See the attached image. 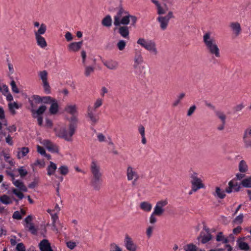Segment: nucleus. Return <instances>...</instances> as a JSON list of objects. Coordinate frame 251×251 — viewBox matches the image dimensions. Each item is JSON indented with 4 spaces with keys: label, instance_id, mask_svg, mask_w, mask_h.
<instances>
[{
    "label": "nucleus",
    "instance_id": "nucleus-56",
    "mask_svg": "<svg viewBox=\"0 0 251 251\" xmlns=\"http://www.w3.org/2000/svg\"><path fill=\"white\" fill-rule=\"evenodd\" d=\"M245 105L242 103L235 106L234 107V110L235 112L240 111L245 107Z\"/></svg>",
    "mask_w": 251,
    "mask_h": 251
},
{
    "label": "nucleus",
    "instance_id": "nucleus-24",
    "mask_svg": "<svg viewBox=\"0 0 251 251\" xmlns=\"http://www.w3.org/2000/svg\"><path fill=\"white\" fill-rule=\"evenodd\" d=\"M82 46V41L73 42L68 45V50L70 51L76 52L78 51Z\"/></svg>",
    "mask_w": 251,
    "mask_h": 251
},
{
    "label": "nucleus",
    "instance_id": "nucleus-10",
    "mask_svg": "<svg viewBox=\"0 0 251 251\" xmlns=\"http://www.w3.org/2000/svg\"><path fill=\"white\" fill-rule=\"evenodd\" d=\"M191 178V182L192 186V191H197L201 188L204 187V185L202 183L201 178L198 177V174L196 173H193L190 175Z\"/></svg>",
    "mask_w": 251,
    "mask_h": 251
},
{
    "label": "nucleus",
    "instance_id": "nucleus-52",
    "mask_svg": "<svg viewBox=\"0 0 251 251\" xmlns=\"http://www.w3.org/2000/svg\"><path fill=\"white\" fill-rule=\"evenodd\" d=\"M37 151L40 153L41 154V155L44 156H46V157H48V156H50V155H48L46 153V151L44 149V148L39 145H38L37 146Z\"/></svg>",
    "mask_w": 251,
    "mask_h": 251
},
{
    "label": "nucleus",
    "instance_id": "nucleus-53",
    "mask_svg": "<svg viewBox=\"0 0 251 251\" xmlns=\"http://www.w3.org/2000/svg\"><path fill=\"white\" fill-rule=\"evenodd\" d=\"M9 110L13 114H14L16 110V102H9L8 103Z\"/></svg>",
    "mask_w": 251,
    "mask_h": 251
},
{
    "label": "nucleus",
    "instance_id": "nucleus-36",
    "mask_svg": "<svg viewBox=\"0 0 251 251\" xmlns=\"http://www.w3.org/2000/svg\"><path fill=\"white\" fill-rule=\"evenodd\" d=\"M102 25L106 27H109L112 25V19L110 15L106 16L101 21Z\"/></svg>",
    "mask_w": 251,
    "mask_h": 251
},
{
    "label": "nucleus",
    "instance_id": "nucleus-1",
    "mask_svg": "<svg viewBox=\"0 0 251 251\" xmlns=\"http://www.w3.org/2000/svg\"><path fill=\"white\" fill-rule=\"evenodd\" d=\"M130 20L131 22V25L134 26L137 21V18L135 16L130 15L129 12L123 7H120L116 15L114 17V25L116 26H120L121 25H127L129 24Z\"/></svg>",
    "mask_w": 251,
    "mask_h": 251
},
{
    "label": "nucleus",
    "instance_id": "nucleus-22",
    "mask_svg": "<svg viewBox=\"0 0 251 251\" xmlns=\"http://www.w3.org/2000/svg\"><path fill=\"white\" fill-rule=\"evenodd\" d=\"M241 186L237 182L231 180L228 183V187L226 189V192L230 193L232 192H238L240 190Z\"/></svg>",
    "mask_w": 251,
    "mask_h": 251
},
{
    "label": "nucleus",
    "instance_id": "nucleus-44",
    "mask_svg": "<svg viewBox=\"0 0 251 251\" xmlns=\"http://www.w3.org/2000/svg\"><path fill=\"white\" fill-rule=\"evenodd\" d=\"M216 115L221 120L222 123L226 124V116L225 114L220 111L215 112Z\"/></svg>",
    "mask_w": 251,
    "mask_h": 251
},
{
    "label": "nucleus",
    "instance_id": "nucleus-57",
    "mask_svg": "<svg viewBox=\"0 0 251 251\" xmlns=\"http://www.w3.org/2000/svg\"><path fill=\"white\" fill-rule=\"evenodd\" d=\"M196 109V106L195 105L191 106L188 110L187 116H191Z\"/></svg>",
    "mask_w": 251,
    "mask_h": 251
},
{
    "label": "nucleus",
    "instance_id": "nucleus-61",
    "mask_svg": "<svg viewBox=\"0 0 251 251\" xmlns=\"http://www.w3.org/2000/svg\"><path fill=\"white\" fill-rule=\"evenodd\" d=\"M157 13L158 15H162L165 13V11L160 5H158L157 7Z\"/></svg>",
    "mask_w": 251,
    "mask_h": 251
},
{
    "label": "nucleus",
    "instance_id": "nucleus-35",
    "mask_svg": "<svg viewBox=\"0 0 251 251\" xmlns=\"http://www.w3.org/2000/svg\"><path fill=\"white\" fill-rule=\"evenodd\" d=\"M216 241L218 242H222L223 243L227 244L229 242V239L226 238L222 232H219L216 235Z\"/></svg>",
    "mask_w": 251,
    "mask_h": 251
},
{
    "label": "nucleus",
    "instance_id": "nucleus-58",
    "mask_svg": "<svg viewBox=\"0 0 251 251\" xmlns=\"http://www.w3.org/2000/svg\"><path fill=\"white\" fill-rule=\"evenodd\" d=\"M66 244L67 247L70 249L71 250L74 249L76 246V243L73 241L67 242Z\"/></svg>",
    "mask_w": 251,
    "mask_h": 251
},
{
    "label": "nucleus",
    "instance_id": "nucleus-54",
    "mask_svg": "<svg viewBox=\"0 0 251 251\" xmlns=\"http://www.w3.org/2000/svg\"><path fill=\"white\" fill-rule=\"evenodd\" d=\"M17 251H25V247L23 243H17Z\"/></svg>",
    "mask_w": 251,
    "mask_h": 251
},
{
    "label": "nucleus",
    "instance_id": "nucleus-34",
    "mask_svg": "<svg viewBox=\"0 0 251 251\" xmlns=\"http://www.w3.org/2000/svg\"><path fill=\"white\" fill-rule=\"evenodd\" d=\"M47 30V26L45 24H42L39 29L37 31H34V34L35 36H41L42 34H44Z\"/></svg>",
    "mask_w": 251,
    "mask_h": 251
},
{
    "label": "nucleus",
    "instance_id": "nucleus-62",
    "mask_svg": "<svg viewBox=\"0 0 251 251\" xmlns=\"http://www.w3.org/2000/svg\"><path fill=\"white\" fill-rule=\"evenodd\" d=\"M242 230V227L241 226H238L233 229V233L237 235L240 233Z\"/></svg>",
    "mask_w": 251,
    "mask_h": 251
},
{
    "label": "nucleus",
    "instance_id": "nucleus-33",
    "mask_svg": "<svg viewBox=\"0 0 251 251\" xmlns=\"http://www.w3.org/2000/svg\"><path fill=\"white\" fill-rule=\"evenodd\" d=\"M37 45L42 48L47 47V44L44 37L43 36H35Z\"/></svg>",
    "mask_w": 251,
    "mask_h": 251
},
{
    "label": "nucleus",
    "instance_id": "nucleus-6",
    "mask_svg": "<svg viewBox=\"0 0 251 251\" xmlns=\"http://www.w3.org/2000/svg\"><path fill=\"white\" fill-rule=\"evenodd\" d=\"M137 43L154 55H156L158 53L156 43L152 40H146L144 38H140L137 40Z\"/></svg>",
    "mask_w": 251,
    "mask_h": 251
},
{
    "label": "nucleus",
    "instance_id": "nucleus-41",
    "mask_svg": "<svg viewBox=\"0 0 251 251\" xmlns=\"http://www.w3.org/2000/svg\"><path fill=\"white\" fill-rule=\"evenodd\" d=\"M25 208H21L20 211H17V220L22 219L23 217L26 214Z\"/></svg>",
    "mask_w": 251,
    "mask_h": 251
},
{
    "label": "nucleus",
    "instance_id": "nucleus-49",
    "mask_svg": "<svg viewBox=\"0 0 251 251\" xmlns=\"http://www.w3.org/2000/svg\"><path fill=\"white\" fill-rule=\"evenodd\" d=\"M243 214H240L234 219L233 222L236 224H241L243 221Z\"/></svg>",
    "mask_w": 251,
    "mask_h": 251
},
{
    "label": "nucleus",
    "instance_id": "nucleus-60",
    "mask_svg": "<svg viewBox=\"0 0 251 251\" xmlns=\"http://www.w3.org/2000/svg\"><path fill=\"white\" fill-rule=\"evenodd\" d=\"M185 251H196V247L194 245L189 244L187 246Z\"/></svg>",
    "mask_w": 251,
    "mask_h": 251
},
{
    "label": "nucleus",
    "instance_id": "nucleus-40",
    "mask_svg": "<svg viewBox=\"0 0 251 251\" xmlns=\"http://www.w3.org/2000/svg\"><path fill=\"white\" fill-rule=\"evenodd\" d=\"M58 171L61 175L66 176L69 173V169L68 167L66 165H61L58 169Z\"/></svg>",
    "mask_w": 251,
    "mask_h": 251
},
{
    "label": "nucleus",
    "instance_id": "nucleus-26",
    "mask_svg": "<svg viewBox=\"0 0 251 251\" xmlns=\"http://www.w3.org/2000/svg\"><path fill=\"white\" fill-rule=\"evenodd\" d=\"M8 69H9L8 76H9V77L11 79L10 84L12 87V91L14 92H16L15 83L14 78L11 76V75L14 73V69L13 68V66L11 64H10V63H8Z\"/></svg>",
    "mask_w": 251,
    "mask_h": 251
},
{
    "label": "nucleus",
    "instance_id": "nucleus-21",
    "mask_svg": "<svg viewBox=\"0 0 251 251\" xmlns=\"http://www.w3.org/2000/svg\"><path fill=\"white\" fill-rule=\"evenodd\" d=\"M0 92H1L2 94L6 97L7 101H11L12 100H13V97L9 92L8 87L5 84L1 82L0 81Z\"/></svg>",
    "mask_w": 251,
    "mask_h": 251
},
{
    "label": "nucleus",
    "instance_id": "nucleus-27",
    "mask_svg": "<svg viewBox=\"0 0 251 251\" xmlns=\"http://www.w3.org/2000/svg\"><path fill=\"white\" fill-rule=\"evenodd\" d=\"M118 32L124 38L129 39V31L128 27L126 26H120L119 28Z\"/></svg>",
    "mask_w": 251,
    "mask_h": 251
},
{
    "label": "nucleus",
    "instance_id": "nucleus-32",
    "mask_svg": "<svg viewBox=\"0 0 251 251\" xmlns=\"http://www.w3.org/2000/svg\"><path fill=\"white\" fill-rule=\"evenodd\" d=\"M140 207L144 211L150 212L152 208V205L148 201H143L141 202Z\"/></svg>",
    "mask_w": 251,
    "mask_h": 251
},
{
    "label": "nucleus",
    "instance_id": "nucleus-12",
    "mask_svg": "<svg viewBox=\"0 0 251 251\" xmlns=\"http://www.w3.org/2000/svg\"><path fill=\"white\" fill-rule=\"evenodd\" d=\"M33 217L31 215L27 216L23 221V225L25 228L28 229V231L32 234L35 235L37 233V229L35 227L34 224L32 222Z\"/></svg>",
    "mask_w": 251,
    "mask_h": 251
},
{
    "label": "nucleus",
    "instance_id": "nucleus-13",
    "mask_svg": "<svg viewBox=\"0 0 251 251\" xmlns=\"http://www.w3.org/2000/svg\"><path fill=\"white\" fill-rule=\"evenodd\" d=\"M212 239V235L210 232L209 229L206 226H203V230L200 233L198 237L199 240H201L202 244H205Z\"/></svg>",
    "mask_w": 251,
    "mask_h": 251
},
{
    "label": "nucleus",
    "instance_id": "nucleus-25",
    "mask_svg": "<svg viewBox=\"0 0 251 251\" xmlns=\"http://www.w3.org/2000/svg\"><path fill=\"white\" fill-rule=\"evenodd\" d=\"M245 237L238 238L237 240V244L241 250L248 251L250 249V246L248 243L243 241Z\"/></svg>",
    "mask_w": 251,
    "mask_h": 251
},
{
    "label": "nucleus",
    "instance_id": "nucleus-14",
    "mask_svg": "<svg viewBox=\"0 0 251 251\" xmlns=\"http://www.w3.org/2000/svg\"><path fill=\"white\" fill-rule=\"evenodd\" d=\"M29 103L31 107V112L33 117L34 118H36L37 116H42L47 109L45 105H41L37 110H35L34 108L36 107V105L34 104L33 100H29Z\"/></svg>",
    "mask_w": 251,
    "mask_h": 251
},
{
    "label": "nucleus",
    "instance_id": "nucleus-29",
    "mask_svg": "<svg viewBox=\"0 0 251 251\" xmlns=\"http://www.w3.org/2000/svg\"><path fill=\"white\" fill-rule=\"evenodd\" d=\"M230 26L236 35H238L241 31L240 25L237 22H232L230 24Z\"/></svg>",
    "mask_w": 251,
    "mask_h": 251
},
{
    "label": "nucleus",
    "instance_id": "nucleus-55",
    "mask_svg": "<svg viewBox=\"0 0 251 251\" xmlns=\"http://www.w3.org/2000/svg\"><path fill=\"white\" fill-rule=\"evenodd\" d=\"M110 250V251H122L121 249L114 243L111 245Z\"/></svg>",
    "mask_w": 251,
    "mask_h": 251
},
{
    "label": "nucleus",
    "instance_id": "nucleus-59",
    "mask_svg": "<svg viewBox=\"0 0 251 251\" xmlns=\"http://www.w3.org/2000/svg\"><path fill=\"white\" fill-rule=\"evenodd\" d=\"M153 229V227L151 226H149L146 231V234L148 238H150L152 235V231Z\"/></svg>",
    "mask_w": 251,
    "mask_h": 251
},
{
    "label": "nucleus",
    "instance_id": "nucleus-47",
    "mask_svg": "<svg viewBox=\"0 0 251 251\" xmlns=\"http://www.w3.org/2000/svg\"><path fill=\"white\" fill-rule=\"evenodd\" d=\"M53 100L54 99H52L50 96L42 97V102L45 103L50 104Z\"/></svg>",
    "mask_w": 251,
    "mask_h": 251
},
{
    "label": "nucleus",
    "instance_id": "nucleus-48",
    "mask_svg": "<svg viewBox=\"0 0 251 251\" xmlns=\"http://www.w3.org/2000/svg\"><path fill=\"white\" fill-rule=\"evenodd\" d=\"M17 171L22 177L25 176L27 174V170L24 167L19 168Z\"/></svg>",
    "mask_w": 251,
    "mask_h": 251
},
{
    "label": "nucleus",
    "instance_id": "nucleus-42",
    "mask_svg": "<svg viewBox=\"0 0 251 251\" xmlns=\"http://www.w3.org/2000/svg\"><path fill=\"white\" fill-rule=\"evenodd\" d=\"M17 189L23 192H26L27 189L24 183L20 181L17 180Z\"/></svg>",
    "mask_w": 251,
    "mask_h": 251
},
{
    "label": "nucleus",
    "instance_id": "nucleus-30",
    "mask_svg": "<svg viewBox=\"0 0 251 251\" xmlns=\"http://www.w3.org/2000/svg\"><path fill=\"white\" fill-rule=\"evenodd\" d=\"M56 169V165L52 162H50V165L48 166L47 169L48 175L51 176V175H54Z\"/></svg>",
    "mask_w": 251,
    "mask_h": 251
},
{
    "label": "nucleus",
    "instance_id": "nucleus-16",
    "mask_svg": "<svg viewBox=\"0 0 251 251\" xmlns=\"http://www.w3.org/2000/svg\"><path fill=\"white\" fill-rule=\"evenodd\" d=\"M243 140L246 148H251V126H249L245 130Z\"/></svg>",
    "mask_w": 251,
    "mask_h": 251
},
{
    "label": "nucleus",
    "instance_id": "nucleus-15",
    "mask_svg": "<svg viewBox=\"0 0 251 251\" xmlns=\"http://www.w3.org/2000/svg\"><path fill=\"white\" fill-rule=\"evenodd\" d=\"M168 204L166 200L160 201L157 202L153 211V214H156V216H160L164 212L163 207Z\"/></svg>",
    "mask_w": 251,
    "mask_h": 251
},
{
    "label": "nucleus",
    "instance_id": "nucleus-28",
    "mask_svg": "<svg viewBox=\"0 0 251 251\" xmlns=\"http://www.w3.org/2000/svg\"><path fill=\"white\" fill-rule=\"evenodd\" d=\"M58 104L55 99L50 103V106L49 109V111L50 114L55 115L57 114L58 111Z\"/></svg>",
    "mask_w": 251,
    "mask_h": 251
},
{
    "label": "nucleus",
    "instance_id": "nucleus-11",
    "mask_svg": "<svg viewBox=\"0 0 251 251\" xmlns=\"http://www.w3.org/2000/svg\"><path fill=\"white\" fill-rule=\"evenodd\" d=\"M48 73L46 70L38 72V75L42 81L44 91L46 94H49L50 93V87L48 81Z\"/></svg>",
    "mask_w": 251,
    "mask_h": 251
},
{
    "label": "nucleus",
    "instance_id": "nucleus-50",
    "mask_svg": "<svg viewBox=\"0 0 251 251\" xmlns=\"http://www.w3.org/2000/svg\"><path fill=\"white\" fill-rule=\"evenodd\" d=\"M117 48L120 50H123L126 46V42L123 40H120L117 44Z\"/></svg>",
    "mask_w": 251,
    "mask_h": 251
},
{
    "label": "nucleus",
    "instance_id": "nucleus-39",
    "mask_svg": "<svg viewBox=\"0 0 251 251\" xmlns=\"http://www.w3.org/2000/svg\"><path fill=\"white\" fill-rule=\"evenodd\" d=\"M0 201L3 204H8L12 203V200L9 196L6 195H3L0 196Z\"/></svg>",
    "mask_w": 251,
    "mask_h": 251
},
{
    "label": "nucleus",
    "instance_id": "nucleus-8",
    "mask_svg": "<svg viewBox=\"0 0 251 251\" xmlns=\"http://www.w3.org/2000/svg\"><path fill=\"white\" fill-rule=\"evenodd\" d=\"M54 130L56 136L64 139L67 141H71L72 140V137L74 134H73L72 135L70 134V125H69L68 132L65 126L56 127Z\"/></svg>",
    "mask_w": 251,
    "mask_h": 251
},
{
    "label": "nucleus",
    "instance_id": "nucleus-45",
    "mask_svg": "<svg viewBox=\"0 0 251 251\" xmlns=\"http://www.w3.org/2000/svg\"><path fill=\"white\" fill-rule=\"evenodd\" d=\"M94 71V68L92 66H86L85 69L84 75L86 76H89Z\"/></svg>",
    "mask_w": 251,
    "mask_h": 251
},
{
    "label": "nucleus",
    "instance_id": "nucleus-5",
    "mask_svg": "<svg viewBox=\"0 0 251 251\" xmlns=\"http://www.w3.org/2000/svg\"><path fill=\"white\" fill-rule=\"evenodd\" d=\"M64 110L72 115L70 123V134L72 135L73 134H75L78 124V119L75 116V114L77 113L76 105L75 104H68L65 106Z\"/></svg>",
    "mask_w": 251,
    "mask_h": 251
},
{
    "label": "nucleus",
    "instance_id": "nucleus-37",
    "mask_svg": "<svg viewBox=\"0 0 251 251\" xmlns=\"http://www.w3.org/2000/svg\"><path fill=\"white\" fill-rule=\"evenodd\" d=\"M248 167L246 162L242 160L239 164V170L241 173H244L248 171Z\"/></svg>",
    "mask_w": 251,
    "mask_h": 251
},
{
    "label": "nucleus",
    "instance_id": "nucleus-23",
    "mask_svg": "<svg viewBox=\"0 0 251 251\" xmlns=\"http://www.w3.org/2000/svg\"><path fill=\"white\" fill-rule=\"evenodd\" d=\"M39 247L41 251H53L47 239L42 240L39 244Z\"/></svg>",
    "mask_w": 251,
    "mask_h": 251
},
{
    "label": "nucleus",
    "instance_id": "nucleus-19",
    "mask_svg": "<svg viewBox=\"0 0 251 251\" xmlns=\"http://www.w3.org/2000/svg\"><path fill=\"white\" fill-rule=\"evenodd\" d=\"M102 62L107 69L111 70H117L119 66L118 62L112 59L103 60Z\"/></svg>",
    "mask_w": 251,
    "mask_h": 251
},
{
    "label": "nucleus",
    "instance_id": "nucleus-18",
    "mask_svg": "<svg viewBox=\"0 0 251 251\" xmlns=\"http://www.w3.org/2000/svg\"><path fill=\"white\" fill-rule=\"evenodd\" d=\"M43 144L49 151L52 153H58L59 149L58 146L50 141L45 140L43 141Z\"/></svg>",
    "mask_w": 251,
    "mask_h": 251
},
{
    "label": "nucleus",
    "instance_id": "nucleus-64",
    "mask_svg": "<svg viewBox=\"0 0 251 251\" xmlns=\"http://www.w3.org/2000/svg\"><path fill=\"white\" fill-rule=\"evenodd\" d=\"M65 39L67 41H70L73 39V37L72 34L68 31L66 33L65 35Z\"/></svg>",
    "mask_w": 251,
    "mask_h": 251
},
{
    "label": "nucleus",
    "instance_id": "nucleus-3",
    "mask_svg": "<svg viewBox=\"0 0 251 251\" xmlns=\"http://www.w3.org/2000/svg\"><path fill=\"white\" fill-rule=\"evenodd\" d=\"M90 170L92 175L91 184L95 190L98 191L100 190L102 182V174L100 172V166L97 164L96 161L93 160L90 166Z\"/></svg>",
    "mask_w": 251,
    "mask_h": 251
},
{
    "label": "nucleus",
    "instance_id": "nucleus-43",
    "mask_svg": "<svg viewBox=\"0 0 251 251\" xmlns=\"http://www.w3.org/2000/svg\"><path fill=\"white\" fill-rule=\"evenodd\" d=\"M242 185L246 188H251V176L242 180Z\"/></svg>",
    "mask_w": 251,
    "mask_h": 251
},
{
    "label": "nucleus",
    "instance_id": "nucleus-63",
    "mask_svg": "<svg viewBox=\"0 0 251 251\" xmlns=\"http://www.w3.org/2000/svg\"><path fill=\"white\" fill-rule=\"evenodd\" d=\"M138 131L140 134H141V136L145 135V127L142 125H140V126H139Z\"/></svg>",
    "mask_w": 251,
    "mask_h": 251
},
{
    "label": "nucleus",
    "instance_id": "nucleus-17",
    "mask_svg": "<svg viewBox=\"0 0 251 251\" xmlns=\"http://www.w3.org/2000/svg\"><path fill=\"white\" fill-rule=\"evenodd\" d=\"M124 244L128 251H136L137 248L136 245L133 242L132 238L127 234L125 236Z\"/></svg>",
    "mask_w": 251,
    "mask_h": 251
},
{
    "label": "nucleus",
    "instance_id": "nucleus-46",
    "mask_svg": "<svg viewBox=\"0 0 251 251\" xmlns=\"http://www.w3.org/2000/svg\"><path fill=\"white\" fill-rule=\"evenodd\" d=\"M185 94L184 93H182L179 94V95L177 97V100H176L173 103V106L174 107L176 106L180 102L181 100L184 98Z\"/></svg>",
    "mask_w": 251,
    "mask_h": 251
},
{
    "label": "nucleus",
    "instance_id": "nucleus-38",
    "mask_svg": "<svg viewBox=\"0 0 251 251\" xmlns=\"http://www.w3.org/2000/svg\"><path fill=\"white\" fill-rule=\"evenodd\" d=\"M214 195L218 198L223 199L226 197V194L224 191H222L221 189L217 187L215 189V192L213 194Z\"/></svg>",
    "mask_w": 251,
    "mask_h": 251
},
{
    "label": "nucleus",
    "instance_id": "nucleus-4",
    "mask_svg": "<svg viewBox=\"0 0 251 251\" xmlns=\"http://www.w3.org/2000/svg\"><path fill=\"white\" fill-rule=\"evenodd\" d=\"M102 103V100L99 98L96 100L93 107L89 105L87 108V117L89 119L92 126H95L99 121V116L96 114V112L97 109L100 107Z\"/></svg>",
    "mask_w": 251,
    "mask_h": 251
},
{
    "label": "nucleus",
    "instance_id": "nucleus-51",
    "mask_svg": "<svg viewBox=\"0 0 251 251\" xmlns=\"http://www.w3.org/2000/svg\"><path fill=\"white\" fill-rule=\"evenodd\" d=\"M32 100L29 99V100H33L34 104H38L42 102V97L38 95H33L32 97Z\"/></svg>",
    "mask_w": 251,
    "mask_h": 251
},
{
    "label": "nucleus",
    "instance_id": "nucleus-31",
    "mask_svg": "<svg viewBox=\"0 0 251 251\" xmlns=\"http://www.w3.org/2000/svg\"><path fill=\"white\" fill-rule=\"evenodd\" d=\"M17 157L21 158L25 156L29 152V149L27 147H22L18 149V151H17Z\"/></svg>",
    "mask_w": 251,
    "mask_h": 251
},
{
    "label": "nucleus",
    "instance_id": "nucleus-20",
    "mask_svg": "<svg viewBox=\"0 0 251 251\" xmlns=\"http://www.w3.org/2000/svg\"><path fill=\"white\" fill-rule=\"evenodd\" d=\"M127 178L128 180H131L133 179L137 180L139 178V175L137 172L131 166H128L127 168Z\"/></svg>",
    "mask_w": 251,
    "mask_h": 251
},
{
    "label": "nucleus",
    "instance_id": "nucleus-2",
    "mask_svg": "<svg viewBox=\"0 0 251 251\" xmlns=\"http://www.w3.org/2000/svg\"><path fill=\"white\" fill-rule=\"evenodd\" d=\"M203 42L209 53L217 58L220 57V51L217 42L212 32H205L203 35Z\"/></svg>",
    "mask_w": 251,
    "mask_h": 251
},
{
    "label": "nucleus",
    "instance_id": "nucleus-7",
    "mask_svg": "<svg viewBox=\"0 0 251 251\" xmlns=\"http://www.w3.org/2000/svg\"><path fill=\"white\" fill-rule=\"evenodd\" d=\"M143 62V58L141 52H136L134 58L133 68L135 74L137 75L140 76L144 69V67L142 66Z\"/></svg>",
    "mask_w": 251,
    "mask_h": 251
},
{
    "label": "nucleus",
    "instance_id": "nucleus-9",
    "mask_svg": "<svg viewBox=\"0 0 251 251\" xmlns=\"http://www.w3.org/2000/svg\"><path fill=\"white\" fill-rule=\"evenodd\" d=\"M174 18L173 12L171 11L165 16H159L158 17L156 20L159 23L160 29L162 30H166L168 26L170 19Z\"/></svg>",
    "mask_w": 251,
    "mask_h": 251
}]
</instances>
